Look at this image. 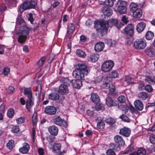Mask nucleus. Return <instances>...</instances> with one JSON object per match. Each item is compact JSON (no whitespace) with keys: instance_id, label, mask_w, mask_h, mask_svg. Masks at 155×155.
<instances>
[{"instance_id":"obj_38","label":"nucleus","mask_w":155,"mask_h":155,"mask_svg":"<svg viewBox=\"0 0 155 155\" xmlns=\"http://www.w3.org/2000/svg\"><path fill=\"white\" fill-rule=\"evenodd\" d=\"M138 97L143 100H145L148 97L147 93L145 92L139 93L138 95Z\"/></svg>"},{"instance_id":"obj_32","label":"nucleus","mask_w":155,"mask_h":155,"mask_svg":"<svg viewBox=\"0 0 155 155\" xmlns=\"http://www.w3.org/2000/svg\"><path fill=\"white\" fill-rule=\"evenodd\" d=\"M60 81L61 83L63 84H64L67 86L69 85L71 83V80L67 78H62L60 79Z\"/></svg>"},{"instance_id":"obj_14","label":"nucleus","mask_w":155,"mask_h":155,"mask_svg":"<svg viewBox=\"0 0 155 155\" xmlns=\"http://www.w3.org/2000/svg\"><path fill=\"white\" fill-rule=\"evenodd\" d=\"M71 85L74 88L79 89L82 86V80L74 79L71 81Z\"/></svg>"},{"instance_id":"obj_58","label":"nucleus","mask_w":155,"mask_h":155,"mask_svg":"<svg viewBox=\"0 0 155 155\" xmlns=\"http://www.w3.org/2000/svg\"><path fill=\"white\" fill-rule=\"evenodd\" d=\"M149 139L150 142L153 144H155V134H151L150 135Z\"/></svg>"},{"instance_id":"obj_30","label":"nucleus","mask_w":155,"mask_h":155,"mask_svg":"<svg viewBox=\"0 0 155 155\" xmlns=\"http://www.w3.org/2000/svg\"><path fill=\"white\" fill-rule=\"evenodd\" d=\"M142 11L140 8H138L133 12V16L135 18H140L142 16Z\"/></svg>"},{"instance_id":"obj_56","label":"nucleus","mask_w":155,"mask_h":155,"mask_svg":"<svg viewBox=\"0 0 155 155\" xmlns=\"http://www.w3.org/2000/svg\"><path fill=\"white\" fill-rule=\"evenodd\" d=\"M45 60V57H43L40 59L37 63V65L38 67H40L43 64Z\"/></svg>"},{"instance_id":"obj_40","label":"nucleus","mask_w":155,"mask_h":155,"mask_svg":"<svg viewBox=\"0 0 155 155\" xmlns=\"http://www.w3.org/2000/svg\"><path fill=\"white\" fill-rule=\"evenodd\" d=\"M35 91L36 95L38 97H40L41 91V84H39L37 85Z\"/></svg>"},{"instance_id":"obj_51","label":"nucleus","mask_w":155,"mask_h":155,"mask_svg":"<svg viewBox=\"0 0 155 155\" xmlns=\"http://www.w3.org/2000/svg\"><path fill=\"white\" fill-rule=\"evenodd\" d=\"M107 44L110 47L115 46L116 45V42L114 40L109 39L107 41Z\"/></svg>"},{"instance_id":"obj_43","label":"nucleus","mask_w":155,"mask_h":155,"mask_svg":"<svg viewBox=\"0 0 155 155\" xmlns=\"http://www.w3.org/2000/svg\"><path fill=\"white\" fill-rule=\"evenodd\" d=\"M105 127V124L104 121L102 120L97 123V127L100 129H103Z\"/></svg>"},{"instance_id":"obj_5","label":"nucleus","mask_w":155,"mask_h":155,"mask_svg":"<svg viewBox=\"0 0 155 155\" xmlns=\"http://www.w3.org/2000/svg\"><path fill=\"white\" fill-rule=\"evenodd\" d=\"M75 68L77 69L78 70L85 75H87L90 71L89 68L86 64H83L78 63L76 64Z\"/></svg>"},{"instance_id":"obj_7","label":"nucleus","mask_w":155,"mask_h":155,"mask_svg":"<svg viewBox=\"0 0 155 155\" xmlns=\"http://www.w3.org/2000/svg\"><path fill=\"white\" fill-rule=\"evenodd\" d=\"M30 30V29L25 26H21L16 31V34L17 35L21 34L28 37Z\"/></svg>"},{"instance_id":"obj_24","label":"nucleus","mask_w":155,"mask_h":155,"mask_svg":"<svg viewBox=\"0 0 155 155\" xmlns=\"http://www.w3.org/2000/svg\"><path fill=\"white\" fill-rule=\"evenodd\" d=\"M90 99L93 102L96 104L98 103L100 101L98 95L96 93L92 94Z\"/></svg>"},{"instance_id":"obj_8","label":"nucleus","mask_w":155,"mask_h":155,"mask_svg":"<svg viewBox=\"0 0 155 155\" xmlns=\"http://www.w3.org/2000/svg\"><path fill=\"white\" fill-rule=\"evenodd\" d=\"M106 104L109 107L114 106L118 108L120 107L118 102L116 100H113L110 97H107L106 98Z\"/></svg>"},{"instance_id":"obj_4","label":"nucleus","mask_w":155,"mask_h":155,"mask_svg":"<svg viewBox=\"0 0 155 155\" xmlns=\"http://www.w3.org/2000/svg\"><path fill=\"white\" fill-rule=\"evenodd\" d=\"M147 45L146 41L142 39H137L134 42V47L137 49H144Z\"/></svg>"},{"instance_id":"obj_6","label":"nucleus","mask_w":155,"mask_h":155,"mask_svg":"<svg viewBox=\"0 0 155 155\" xmlns=\"http://www.w3.org/2000/svg\"><path fill=\"white\" fill-rule=\"evenodd\" d=\"M114 65V62L112 61H106L102 64L101 70L104 72H109L112 69Z\"/></svg>"},{"instance_id":"obj_12","label":"nucleus","mask_w":155,"mask_h":155,"mask_svg":"<svg viewBox=\"0 0 155 155\" xmlns=\"http://www.w3.org/2000/svg\"><path fill=\"white\" fill-rule=\"evenodd\" d=\"M114 140L115 143L120 145L124 146L125 144V142L122 137L119 135H116L114 137Z\"/></svg>"},{"instance_id":"obj_16","label":"nucleus","mask_w":155,"mask_h":155,"mask_svg":"<svg viewBox=\"0 0 155 155\" xmlns=\"http://www.w3.org/2000/svg\"><path fill=\"white\" fill-rule=\"evenodd\" d=\"M119 133L121 135L127 137L130 136L131 133V130L128 128L124 127L120 129Z\"/></svg>"},{"instance_id":"obj_50","label":"nucleus","mask_w":155,"mask_h":155,"mask_svg":"<svg viewBox=\"0 0 155 155\" xmlns=\"http://www.w3.org/2000/svg\"><path fill=\"white\" fill-rule=\"evenodd\" d=\"M14 144V141L12 140H11L7 144V147L10 150L12 149L13 147Z\"/></svg>"},{"instance_id":"obj_26","label":"nucleus","mask_w":155,"mask_h":155,"mask_svg":"<svg viewBox=\"0 0 155 155\" xmlns=\"http://www.w3.org/2000/svg\"><path fill=\"white\" fill-rule=\"evenodd\" d=\"M99 55L97 54L91 53L88 58V60L92 62H95L98 60Z\"/></svg>"},{"instance_id":"obj_11","label":"nucleus","mask_w":155,"mask_h":155,"mask_svg":"<svg viewBox=\"0 0 155 155\" xmlns=\"http://www.w3.org/2000/svg\"><path fill=\"white\" fill-rule=\"evenodd\" d=\"M57 111L56 108L52 106H47L45 108L44 112L49 115L55 114Z\"/></svg>"},{"instance_id":"obj_60","label":"nucleus","mask_w":155,"mask_h":155,"mask_svg":"<svg viewBox=\"0 0 155 155\" xmlns=\"http://www.w3.org/2000/svg\"><path fill=\"white\" fill-rule=\"evenodd\" d=\"M118 101L120 103H124L126 101V99L125 96L123 95L120 96L117 99Z\"/></svg>"},{"instance_id":"obj_29","label":"nucleus","mask_w":155,"mask_h":155,"mask_svg":"<svg viewBox=\"0 0 155 155\" xmlns=\"http://www.w3.org/2000/svg\"><path fill=\"white\" fill-rule=\"evenodd\" d=\"M25 95H28V98L32 97L31 89L30 87H24L23 88Z\"/></svg>"},{"instance_id":"obj_28","label":"nucleus","mask_w":155,"mask_h":155,"mask_svg":"<svg viewBox=\"0 0 155 155\" xmlns=\"http://www.w3.org/2000/svg\"><path fill=\"white\" fill-rule=\"evenodd\" d=\"M48 98L52 100H56L59 99V95L57 93L52 92L48 95Z\"/></svg>"},{"instance_id":"obj_57","label":"nucleus","mask_w":155,"mask_h":155,"mask_svg":"<svg viewBox=\"0 0 155 155\" xmlns=\"http://www.w3.org/2000/svg\"><path fill=\"white\" fill-rule=\"evenodd\" d=\"M29 2L30 3L31 8H34L36 7L37 3V0H31Z\"/></svg>"},{"instance_id":"obj_27","label":"nucleus","mask_w":155,"mask_h":155,"mask_svg":"<svg viewBox=\"0 0 155 155\" xmlns=\"http://www.w3.org/2000/svg\"><path fill=\"white\" fill-rule=\"evenodd\" d=\"M146 153V152L145 150L140 148L137 150V152H134L130 153L129 155H145Z\"/></svg>"},{"instance_id":"obj_18","label":"nucleus","mask_w":155,"mask_h":155,"mask_svg":"<svg viewBox=\"0 0 155 155\" xmlns=\"http://www.w3.org/2000/svg\"><path fill=\"white\" fill-rule=\"evenodd\" d=\"M101 11L104 15L107 16H111L113 14L112 10L110 8L107 7L102 8Z\"/></svg>"},{"instance_id":"obj_63","label":"nucleus","mask_w":155,"mask_h":155,"mask_svg":"<svg viewBox=\"0 0 155 155\" xmlns=\"http://www.w3.org/2000/svg\"><path fill=\"white\" fill-rule=\"evenodd\" d=\"M24 23V20L21 17H18L17 18L16 24H19L20 25L22 24H23Z\"/></svg>"},{"instance_id":"obj_49","label":"nucleus","mask_w":155,"mask_h":155,"mask_svg":"<svg viewBox=\"0 0 155 155\" xmlns=\"http://www.w3.org/2000/svg\"><path fill=\"white\" fill-rule=\"evenodd\" d=\"M95 108L97 110H105V107L104 105L101 104H96L95 106Z\"/></svg>"},{"instance_id":"obj_13","label":"nucleus","mask_w":155,"mask_h":155,"mask_svg":"<svg viewBox=\"0 0 155 155\" xmlns=\"http://www.w3.org/2000/svg\"><path fill=\"white\" fill-rule=\"evenodd\" d=\"M67 85L61 84L59 87L58 93L61 94H66L69 93V89Z\"/></svg>"},{"instance_id":"obj_1","label":"nucleus","mask_w":155,"mask_h":155,"mask_svg":"<svg viewBox=\"0 0 155 155\" xmlns=\"http://www.w3.org/2000/svg\"><path fill=\"white\" fill-rule=\"evenodd\" d=\"M118 21L115 18H111L107 21L101 19L94 21V24L95 27L97 28L96 30L97 33L101 34L103 36L107 33L109 27H111L113 25L116 27Z\"/></svg>"},{"instance_id":"obj_54","label":"nucleus","mask_w":155,"mask_h":155,"mask_svg":"<svg viewBox=\"0 0 155 155\" xmlns=\"http://www.w3.org/2000/svg\"><path fill=\"white\" fill-rule=\"evenodd\" d=\"M153 88L151 85L147 84L145 86V90L148 92L150 93L153 91Z\"/></svg>"},{"instance_id":"obj_23","label":"nucleus","mask_w":155,"mask_h":155,"mask_svg":"<svg viewBox=\"0 0 155 155\" xmlns=\"http://www.w3.org/2000/svg\"><path fill=\"white\" fill-rule=\"evenodd\" d=\"M135 107L138 110L141 111L143 108V104L139 100H136L134 102Z\"/></svg>"},{"instance_id":"obj_53","label":"nucleus","mask_w":155,"mask_h":155,"mask_svg":"<svg viewBox=\"0 0 155 155\" xmlns=\"http://www.w3.org/2000/svg\"><path fill=\"white\" fill-rule=\"evenodd\" d=\"M119 118L125 122H129L130 121V120L129 118L127 116L124 114H122L120 116Z\"/></svg>"},{"instance_id":"obj_2","label":"nucleus","mask_w":155,"mask_h":155,"mask_svg":"<svg viewBox=\"0 0 155 155\" xmlns=\"http://www.w3.org/2000/svg\"><path fill=\"white\" fill-rule=\"evenodd\" d=\"M126 2L122 0H118L114 5L117 11L120 14L125 13L127 12Z\"/></svg>"},{"instance_id":"obj_20","label":"nucleus","mask_w":155,"mask_h":155,"mask_svg":"<svg viewBox=\"0 0 155 155\" xmlns=\"http://www.w3.org/2000/svg\"><path fill=\"white\" fill-rule=\"evenodd\" d=\"M48 130L50 134L54 136L57 135L58 133V128L55 126L53 125L48 127Z\"/></svg>"},{"instance_id":"obj_44","label":"nucleus","mask_w":155,"mask_h":155,"mask_svg":"<svg viewBox=\"0 0 155 155\" xmlns=\"http://www.w3.org/2000/svg\"><path fill=\"white\" fill-rule=\"evenodd\" d=\"M116 0H106L104 2L105 5L107 6L111 7L114 5V2Z\"/></svg>"},{"instance_id":"obj_62","label":"nucleus","mask_w":155,"mask_h":155,"mask_svg":"<svg viewBox=\"0 0 155 155\" xmlns=\"http://www.w3.org/2000/svg\"><path fill=\"white\" fill-rule=\"evenodd\" d=\"M145 81L149 84H154L153 79H152L149 77H146L145 78Z\"/></svg>"},{"instance_id":"obj_3","label":"nucleus","mask_w":155,"mask_h":155,"mask_svg":"<svg viewBox=\"0 0 155 155\" xmlns=\"http://www.w3.org/2000/svg\"><path fill=\"white\" fill-rule=\"evenodd\" d=\"M52 120L54 124L59 126L66 127L68 125L66 121L59 116L55 115L53 116Z\"/></svg>"},{"instance_id":"obj_22","label":"nucleus","mask_w":155,"mask_h":155,"mask_svg":"<svg viewBox=\"0 0 155 155\" xmlns=\"http://www.w3.org/2000/svg\"><path fill=\"white\" fill-rule=\"evenodd\" d=\"M102 80L103 82H105L102 85V87L107 89L109 88L110 85V84L108 82V81H110V78L107 76H104L103 77Z\"/></svg>"},{"instance_id":"obj_25","label":"nucleus","mask_w":155,"mask_h":155,"mask_svg":"<svg viewBox=\"0 0 155 155\" xmlns=\"http://www.w3.org/2000/svg\"><path fill=\"white\" fill-rule=\"evenodd\" d=\"M109 149L112 150L114 151H118L120 150V146L117 144L114 143H111L109 145Z\"/></svg>"},{"instance_id":"obj_9","label":"nucleus","mask_w":155,"mask_h":155,"mask_svg":"<svg viewBox=\"0 0 155 155\" xmlns=\"http://www.w3.org/2000/svg\"><path fill=\"white\" fill-rule=\"evenodd\" d=\"M124 31L127 35L132 36L134 34V27L132 24H128L124 28Z\"/></svg>"},{"instance_id":"obj_31","label":"nucleus","mask_w":155,"mask_h":155,"mask_svg":"<svg viewBox=\"0 0 155 155\" xmlns=\"http://www.w3.org/2000/svg\"><path fill=\"white\" fill-rule=\"evenodd\" d=\"M61 143H54L52 147L50 148L52 150V152L56 153L57 150L59 151L61 148Z\"/></svg>"},{"instance_id":"obj_15","label":"nucleus","mask_w":155,"mask_h":155,"mask_svg":"<svg viewBox=\"0 0 155 155\" xmlns=\"http://www.w3.org/2000/svg\"><path fill=\"white\" fill-rule=\"evenodd\" d=\"M34 104V99L32 97L28 98L26 103V107L29 112H31V108Z\"/></svg>"},{"instance_id":"obj_35","label":"nucleus","mask_w":155,"mask_h":155,"mask_svg":"<svg viewBox=\"0 0 155 155\" xmlns=\"http://www.w3.org/2000/svg\"><path fill=\"white\" fill-rule=\"evenodd\" d=\"M29 2H25L23 3L21 8L23 9V11L31 8Z\"/></svg>"},{"instance_id":"obj_64","label":"nucleus","mask_w":155,"mask_h":155,"mask_svg":"<svg viewBox=\"0 0 155 155\" xmlns=\"http://www.w3.org/2000/svg\"><path fill=\"white\" fill-rule=\"evenodd\" d=\"M106 154L107 155H116L114 151L110 149L106 151Z\"/></svg>"},{"instance_id":"obj_46","label":"nucleus","mask_w":155,"mask_h":155,"mask_svg":"<svg viewBox=\"0 0 155 155\" xmlns=\"http://www.w3.org/2000/svg\"><path fill=\"white\" fill-rule=\"evenodd\" d=\"M7 115L9 118H12L14 114V110L12 108L8 109L7 113Z\"/></svg>"},{"instance_id":"obj_61","label":"nucleus","mask_w":155,"mask_h":155,"mask_svg":"<svg viewBox=\"0 0 155 155\" xmlns=\"http://www.w3.org/2000/svg\"><path fill=\"white\" fill-rule=\"evenodd\" d=\"M37 121V116L36 113H34L32 117V124L33 126L35 125Z\"/></svg>"},{"instance_id":"obj_37","label":"nucleus","mask_w":155,"mask_h":155,"mask_svg":"<svg viewBox=\"0 0 155 155\" xmlns=\"http://www.w3.org/2000/svg\"><path fill=\"white\" fill-rule=\"evenodd\" d=\"M130 11L132 13L138 9L137 4L134 2H132L130 5Z\"/></svg>"},{"instance_id":"obj_19","label":"nucleus","mask_w":155,"mask_h":155,"mask_svg":"<svg viewBox=\"0 0 155 155\" xmlns=\"http://www.w3.org/2000/svg\"><path fill=\"white\" fill-rule=\"evenodd\" d=\"M104 47V43L103 42H100L95 44L94 49L96 51L100 52L103 50Z\"/></svg>"},{"instance_id":"obj_17","label":"nucleus","mask_w":155,"mask_h":155,"mask_svg":"<svg viewBox=\"0 0 155 155\" xmlns=\"http://www.w3.org/2000/svg\"><path fill=\"white\" fill-rule=\"evenodd\" d=\"M30 148L29 144L27 143H23V146L19 148V151L22 154L26 153L28 152Z\"/></svg>"},{"instance_id":"obj_39","label":"nucleus","mask_w":155,"mask_h":155,"mask_svg":"<svg viewBox=\"0 0 155 155\" xmlns=\"http://www.w3.org/2000/svg\"><path fill=\"white\" fill-rule=\"evenodd\" d=\"M75 29L74 25L72 23L69 24L67 28V33L68 34H70L72 33Z\"/></svg>"},{"instance_id":"obj_36","label":"nucleus","mask_w":155,"mask_h":155,"mask_svg":"<svg viewBox=\"0 0 155 155\" xmlns=\"http://www.w3.org/2000/svg\"><path fill=\"white\" fill-rule=\"evenodd\" d=\"M18 38V41L20 43H24L26 41L28 37L21 34H19Z\"/></svg>"},{"instance_id":"obj_34","label":"nucleus","mask_w":155,"mask_h":155,"mask_svg":"<svg viewBox=\"0 0 155 155\" xmlns=\"http://www.w3.org/2000/svg\"><path fill=\"white\" fill-rule=\"evenodd\" d=\"M76 52L77 55L78 57L83 58H84L86 57V53L81 49H78L77 50Z\"/></svg>"},{"instance_id":"obj_55","label":"nucleus","mask_w":155,"mask_h":155,"mask_svg":"<svg viewBox=\"0 0 155 155\" xmlns=\"http://www.w3.org/2000/svg\"><path fill=\"white\" fill-rule=\"evenodd\" d=\"M12 131L14 133H17L20 131L19 127L18 126H13L11 129Z\"/></svg>"},{"instance_id":"obj_47","label":"nucleus","mask_w":155,"mask_h":155,"mask_svg":"<svg viewBox=\"0 0 155 155\" xmlns=\"http://www.w3.org/2000/svg\"><path fill=\"white\" fill-rule=\"evenodd\" d=\"M132 79V78L129 75L126 76L123 79V80L124 81L127 82L128 84H133L134 82H130V81Z\"/></svg>"},{"instance_id":"obj_10","label":"nucleus","mask_w":155,"mask_h":155,"mask_svg":"<svg viewBox=\"0 0 155 155\" xmlns=\"http://www.w3.org/2000/svg\"><path fill=\"white\" fill-rule=\"evenodd\" d=\"M73 76L77 79L83 80H84L85 74L78 70L77 69H75L72 73Z\"/></svg>"},{"instance_id":"obj_45","label":"nucleus","mask_w":155,"mask_h":155,"mask_svg":"<svg viewBox=\"0 0 155 155\" xmlns=\"http://www.w3.org/2000/svg\"><path fill=\"white\" fill-rule=\"evenodd\" d=\"M146 54L152 57L154 55L155 53L152 49H147L145 51Z\"/></svg>"},{"instance_id":"obj_42","label":"nucleus","mask_w":155,"mask_h":155,"mask_svg":"<svg viewBox=\"0 0 155 155\" xmlns=\"http://www.w3.org/2000/svg\"><path fill=\"white\" fill-rule=\"evenodd\" d=\"M105 122L110 124H114L116 122L115 119L112 118L111 117L106 118L105 120Z\"/></svg>"},{"instance_id":"obj_21","label":"nucleus","mask_w":155,"mask_h":155,"mask_svg":"<svg viewBox=\"0 0 155 155\" xmlns=\"http://www.w3.org/2000/svg\"><path fill=\"white\" fill-rule=\"evenodd\" d=\"M146 24L143 22L138 23L136 26V29L139 33L142 32L146 27Z\"/></svg>"},{"instance_id":"obj_48","label":"nucleus","mask_w":155,"mask_h":155,"mask_svg":"<svg viewBox=\"0 0 155 155\" xmlns=\"http://www.w3.org/2000/svg\"><path fill=\"white\" fill-rule=\"evenodd\" d=\"M118 75V73L116 71H113L110 73V77H109V78H117Z\"/></svg>"},{"instance_id":"obj_33","label":"nucleus","mask_w":155,"mask_h":155,"mask_svg":"<svg viewBox=\"0 0 155 155\" xmlns=\"http://www.w3.org/2000/svg\"><path fill=\"white\" fill-rule=\"evenodd\" d=\"M154 36L153 33L150 31H148L146 34L145 38L148 40H150L153 39Z\"/></svg>"},{"instance_id":"obj_52","label":"nucleus","mask_w":155,"mask_h":155,"mask_svg":"<svg viewBox=\"0 0 155 155\" xmlns=\"http://www.w3.org/2000/svg\"><path fill=\"white\" fill-rule=\"evenodd\" d=\"M108 88L109 91V94L110 95L113 94L116 90L115 86L112 84L110 85Z\"/></svg>"},{"instance_id":"obj_59","label":"nucleus","mask_w":155,"mask_h":155,"mask_svg":"<svg viewBox=\"0 0 155 155\" xmlns=\"http://www.w3.org/2000/svg\"><path fill=\"white\" fill-rule=\"evenodd\" d=\"M25 120V118L24 117H20L16 120L17 123L18 124H21L24 123Z\"/></svg>"},{"instance_id":"obj_41","label":"nucleus","mask_w":155,"mask_h":155,"mask_svg":"<svg viewBox=\"0 0 155 155\" xmlns=\"http://www.w3.org/2000/svg\"><path fill=\"white\" fill-rule=\"evenodd\" d=\"M134 148L133 145L131 144L128 146L126 150L122 153V154H128L133 150Z\"/></svg>"}]
</instances>
